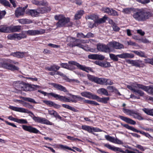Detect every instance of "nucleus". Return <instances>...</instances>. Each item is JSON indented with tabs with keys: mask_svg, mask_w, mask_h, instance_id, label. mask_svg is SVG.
<instances>
[{
	"mask_svg": "<svg viewBox=\"0 0 153 153\" xmlns=\"http://www.w3.org/2000/svg\"><path fill=\"white\" fill-rule=\"evenodd\" d=\"M45 32V30L44 29H41L39 30H28L26 31V33L29 35H35L38 34H42Z\"/></svg>",
	"mask_w": 153,
	"mask_h": 153,
	"instance_id": "obj_16",
	"label": "nucleus"
},
{
	"mask_svg": "<svg viewBox=\"0 0 153 153\" xmlns=\"http://www.w3.org/2000/svg\"><path fill=\"white\" fill-rule=\"evenodd\" d=\"M18 20L20 23L22 24H29L33 22L32 20L27 19H19Z\"/></svg>",
	"mask_w": 153,
	"mask_h": 153,
	"instance_id": "obj_30",
	"label": "nucleus"
},
{
	"mask_svg": "<svg viewBox=\"0 0 153 153\" xmlns=\"http://www.w3.org/2000/svg\"><path fill=\"white\" fill-rule=\"evenodd\" d=\"M82 128L83 129L87 131L89 133H92V127L91 126L86 125H83L82 126Z\"/></svg>",
	"mask_w": 153,
	"mask_h": 153,
	"instance_id": "obj_39",
	"label": "nucleus"
},
{
	"mask_svg": "<svg viewBox=\"0 0 153 153\" xmlns=\"http://www.w3.org/2000/svg\"><path fill=\"white\" fill-rule=\"evenodd\" d=\"M60 68V67L56 65H53L50 67H48L46 69L49 71H53L56 72L57 70H58Z\"/></svg>",
	"mask_w": 153,
	"mask_h": 153,
	"instance_id": "obj_36",
	"label": "nucleus"
},
{
	"mask_svg": "<svg viewBox=\"0 0 153 153\" xmlns=\"http://www.w3.org/2000/svg\"><path fill=\"white\" fill-rule=\"evenodd\" d=\"M13 64H18L19 63L10 59H2L0 62V67L13 71L18 70L19 68L14 65Z\"/></svg>",
	"mask_w": 153,
	"mask_h": 153,
	"instance_id": "obj_5",
	"label": "nucleus"
},
{
	"mask_svg": "<svg viewBox=\"0 0 153 153\" xmlns=\"http://www.w3.org/2000/svg\"><path fill=\"white\" fill-rule=\"evenodd\" d=\"M43 101L44 103L50 107L52 106L53 104V102L50 101L44 100Z\"/></svg>",
	"mask_w": 153,
	"mask_h": 153,
	"instance_id": "obj_51",
	"label": "nucleus"
},
{
	"mask_svg": "<svg viewBox=\"0 0 153 153\" xmlns=\"http://www.w3.org/2000/svg\"><path fill=\"white\" fill-rule=\"evenodd\" d=\"M126 62L128 64H131L133 66L139 68H143L145 66L142 61L139 60H133L127 59L126 60Z\"/></svg>",
	"mask_w": 153,
	"mask_h": 153,
	"instance_id": "obj_11",
	"label": "nucleus"
},
{
	"mask_svg": "<svg viewBox=\"0 0 153 153\" xmlns=\"http://www.w3.org/2000/svg\"><path fill=\"white\" fill-rule=\"evenodd\" d=\"M107 89L111 92L118 91L117 89L113 86H108L107 87Z\"/></svg>",
	"mask_w": 153,
	"mask_h": 153,
	"instance_id": "obj_52",
	"label": "nucleus"
},
{
	"mask_svg": "<svg viewBox=\"0 0 153 153\" xmlns=\"http://www.w3.org/2000/svg\"><path fill=\"white\" fill-rule=\"evenodd\" d=\"M38 92L41 93L45 96L46 95H51L55 98L56 100L59 99L60 101L64 102H73L76 103L77 102V100H75V99L76 98L78 99V100L80 101H82L85 99L84 98L80 96L72 95L71 94L69 95L71 96L72 98L73 99H70L69 98L66 97L65 96H61L53 92L48 93L40 90H38Z\"/></svg>",
	"mask_w": 153,
	"mask_h": 153,
	"instance_id": "obj_1",
	"label": "nucleus"
},
{
	"mask_svg": "<svg viewBox=\"0 0 153 153\" xmlns=\"http://www.w3.org/2000/svg\"><path fill=\"white\" fill-rule=\"evenodd\" d=\"M133 114H131V116H133L134 118L137 119L139 120H143L144 118L141 117L140 114L138 112H136L135 111H133Z\"/></svg>",
	"mask_w": 153,
	"mask_h": 153,
	"instance_id": "obj_29",
	"label": "nucleus"
},
{
	"mask_svg": "<svg viewBox=\"0 0 153 153\" xmlns=\"http://www.w3.org/2000/svg\"><path fill=\"white\" fill-rule=\"evenodd\" d=\"M132 16L136 21L141 22L146 21L151 17L152 15L149 11L143 10L134 12L132 15Z\"/></svg>",
	"mask_w": 153,
	"mask_h": 153,
	"instance_id": "obj_4",
	"label": "nucleus"
},
{
	"mask_svg": "<svg viewBox=\"0 0 153 153\" xmlns=\"http://www.w3.org/2000/svg\"><path fill=\"white\" fill-rule=\"evenodd\" d=\"M95 63L96 64L103 67L107 68L110 66V63L107 62H102L99 61H96Z\"/></svg>",
	"mask_w": 153,
	"mask_h": 153,
	"instance_id": "obj_28",
	"label": "nucleus"
},
{
	"mask_svg": "<svg viewBox=\"0 0 153 153\" xmlns=\"http://www.w3.org/2000/svg\"><path fill=\"white\" fill-rule=\"evenodd\" d=\"M76 39H76L75 40V41L73 43L71 44V46L72 47L77 46L79 48L85 50V46H84L83 45H81L79 42H77L76 41Z\"/></svg>",
	"mask_w": 153,
	"mask_h": 153,
	"instance_id": "obj_32",
	"label": "nucleus"
},
{
	"mask_svg": "<svg viewBox=\"0 0 153 153\" xmlns=\"http://www.w3.org/2000/svg\"><path fill=\"white\" fill-rule=\"evenodd\" d=\"M58 148L64 150H65L66 149H68L74 152H76L75 150L73 149H72L71 148L67 146H64L62 144H59L58 145Z\"/></svg>",
	"mask_w": 153,
	"mask_h": 153,
	"instance_id": "obj_33",
	"label": "nucleus"
},
{
	"mask_svg": "<svg viewBox=\"0 0 153 153\" xmlns=\"http://www.w3.org/2000/svg\"><path fill=\"white\" fill-rule=\"evenodd\" d=\"M26 37L27 36L23 33H14L9 34L7 38L10 40H19L22 38H26Z\"/></svg>",
	"mask_w": 153,
	"mask_h": 153,
	"instance_id": "obj_10",
	"label": "nucleus"
},
{
	"mask_svg": "<svg viewBox=\"0 0 153 153\" xmlns=\"http://www.w3.org/2000/svg\"><path fill=\"white\" fill-rule=\"evenodd\" d=\"M104 146L109 149L116 152V153H119V152L122 153H136L134 152L127 149L124 151L120 148L115 147L114 146H112L111 145L108 144H106Z\"/></svg>",
	"mask_w": 153,
	"mask_h": 153,
	"instance_id": "obj_8",
	"label": "nucleus"
},
{
	"mask_svg": "<svg viewBox=\"0 0 153 153\" xmlns=\"http://www.w3.org/2000/svg\"><path fill=\"white\" fill-rule=\"evenodd\" d=\"M127 88L132 91L136 95H139L141 96H143L144 94V92L142 91L137 89V88H141L149 93L153 94V86H146L142 84H137L132 85H128Z\"/></svg>",
	"mask_w": 153,
	"mask_h": 153,
	"instance_id": "obj_2",
	"label": "nucleus"
},
{
	"mask_svg": "<svg viewBox=\"0 0 153 153\" xmlns=\"http://www.w3.org/2000/svg\"><path fill=\"white\" fill-rule=\"evenodd\" d=\"M142 110L148 115L152 116V109H149L145 108H143Z\"/></svg>",
	"mask_w": 153,
	"mask_h": 153,
	"instance_id": "obj_44",
	"label": "nucleus"
},
{
	"mask_svg": "<svg viewBox=\"0 0 153 153\" xmlns=\"http://www.w3.org/2000/svg\"><path fill=\"white\" fill-rule=\"evenodd\" d=\"M102 102L104 103H107L108 101L109 100V97H105L102 98Z\"/></svg>",
	"mask_w": 153,
	"mask_h": 153,
	"instance_id": "obj_62",
	"label": "nucleus"
},
{
	"mask_svg": "<svg viewBox=\"0 0 153 153\" xmlns=\"http://www.w3.org/2000/svg\"><path fill=\"white\" fill-rule=\"evenodd\" d=\"M38 14H43L45 13V9L44 7L40 8L37 9Z\"/></svg>",
	"mask_w": 153,
	"mask_h": 153,
	"instance_id": "obj_50",
	"label": "nucleus"
},
{
	"mask_svg": "<svg viewBox=\"0 0 153 153\" xmlns=\"http://www.w3.org/2000/svg\"><path fill=\"white\" fill-rule=\"evenodd\" d=\"M103 10L105 13L114 16H118L119 14L117 11L108 7L103 8Z\"/></svg>",
	"mask_w": 153,
	"mask_h": 153,
	"instance_id": "obj_18",
	"label": "nucleus"
},
{
	"mask_svg": "<svg viewBox=\"0 0 153 153\" xmlns=\"http://www.w3.org/2000/svg\"><path fill=\"white\" fill-rule=\"evenodd\" d=\"M22 99L23 100L25 101H27L30 102L34 103H36V102L35 101V100L33 99L30 98L22 97Z\"/></svg>",
	"mask_w": 153,
	"mask_h": 153,
	"instance_id": "obj_45",
	"label": "nucleus"
},
{
	"mask_svg": "<svg viewBox=\"0 0 153 153\" xmlns=\"http://www.w3.org/2000/svg\"><path fill=\"white\" fill-rule=\"evenodd\" d=\"M67 138L69 140H71L73 141H81V140L78 138H75L74 137H71L69 136H67Z\"/></svg>",
	"mask_w": 153,
	"mask_h": 153,
	"instance_id": "obj_54",
	"label": "nucleus"
},
{
	"mask_svg": "<svg viewBox=\"0 0 153 153\" xmlns=\"http://www.w3.org/2000/svg\"><path fill=\"white\" fill-rule=\"evenodd\" d=\"M33 119L36 122L51 125V123L44 118H41L34 116Z\"/></svg>",
	"mask_w": 153,
	"mask_h": 153,
	"instance_id": "obj_14",
	"label": "nucleus"
},
{
	"mask_svg": "<svg viewBox=\"0 0 153 153\" xmlns=\"http://www.w3.org/2000/svg\"><path fill=\"white\" fill-rule=\"evenodd\" d=\"M97 49L99 51L105 53H110L112 51L111 49L110 42L107 45L102 44H99L97 45Z\"/></svg>",
	"mask_w": 153,
	"mask_h": 153,
	"instance_id": "obj_9",
	"label": "nucleus"
},
{
	"mask_svg": "<svg viewBox=\"0 0 153 153\" xmlns=\"http://www.w3.org/2000/svg\"><path fill=\"white\" fill-rule=\"evenodd\" d=\"M110 42L111 48L112 50L113 48L116 49H121L124 48V45L118 42L113 41Z\"/></svg>",
	"mask_w": 153,
	"mask_h": 153,
	"instance_id": "obj_15",
	"label": "nucleus"
},
{
	"mask_svg": "<svg viewBox=\"0 0 153 153\" xmlns=\"http://www.w3.org/2000/svg\"><path fill=\"white\" fill-rule=\"evenodd\" d=\"M21 26H9V33H13L18 31L21 29Z\"/></svg>",
	"mask_w": 153,
	"mask_h": 153,
	"instance_id": "obj_23",
	"label": "nucleus"
},
{
	"mask_svg": "<svg viewBox=\"0 0 153 153\" xmlns=\"http://www.w3.org/2000/svg\"><path fill=\"white\" fill-rule=\"evenodd\" d=\"M97 92L99 94H102L107 96L109 95V94L107 90L104 88L99 89Z\"/></svg>",
	"mask_w": 153,
	"mask_h": 153,
	"instance_id": "obj_38",
	"label": "nucleus"
},
{
	"mask_svg": "<svg viewBox=\"0 0 153 153\" xmlns=\"http://www.w3.org/2000/svg\"><path fill=\"white\" fill-rule=\"evenodd\" d=\"M14 56L18 58H22L24 57V53L23 52H18L14 53Z\"/></svg>",
	"mask_w": 153,
	"mask_h": 153,
	"instance_id": "obj_47",
	"label": "nucleus"
},
{
	"mask_svg": "<svg viewBox=\"0 0 153 153\" xmlns=\"http://www.w3.org/2000/svg\"><path fill=\"white\" fill-rule=\"evenodd\" d=\"M32 2L33 4L37 5L45 6L47 5V2L44 0H34Z\"/></svg>",
	"mask_w": 153,
	"mask_h": 153,
	"instance_id": "obj_24",
	"label": "nucleus"
},
{
	"mask_svg": "<svg viewBox=\"0 0 153 153\" xmlns=\"http://www.w3.org/2000/svg\"><path fill=\"white\" fill-rule=\"evenodd\" d=\"M86 18L94 20V22L96 21H100L101 23L104 22L107 17L105 16L102 18L98 19V16H97L95 14H92L87 16L86 17Z\"/></svg>",
	"mask_w": 153,
	"mask_h": 153,
	"instance_id": "obj_12",
	"label": "nucleus"
},
{
	"mask_svg": "<svg viewBox=\"0 0 153 153\" xmlns=\"http://www.w3.org/2000/svg\"><path fill=\"white\" fill-rule=\"evenodd\" d=\"M0 3L5 7H10V5L9 2L6 0H0Z\"/></svg>",
	"mask_w": 153,
	"mask_h": 153,
	"instance_id": "obj_43",
	"label": "nucleus"
},
{
	"mask_svg": "<svg viewBox=\"0 0 153 153\" xmlns=\"http://www.w3.org/2000/svg\"><path fill=\"white\" fill-rule=\"evenodd\" d=\"M136 1L139 3H141L143 4H146L149 3L150 2L149 0H143L142 1L141 0H136Z\"/></svg>",
	"mask_w": 153,
	"mask_h": 153,
	"instance_id": "obj_56",
	"label": "nucleus"
},
{
	"mask_svg": "<svg viewBox=\"0 0 153 153\" xmlns=\"http://www.w3.org/2000/svg\"><path fill=\"white\" fill-rule=\"evenodd\" d=\"M105 137L107 140L113 143L118 144H123V143L122 141L118 139L116 137L115 138L109 135H106L105 136Z\"/></svg>",
	"mask_w": 153,
	"mask_h": 153,
	"instance_id": "obj_13",
	"label": "nucleus"
},
{
	"mask_svg": "<svg viewBox=\"0 0 153 153\" xmlns=\"http://www.w3.org/2000/svg\"><path fill=\"white\" fill-rule=\"evenodd\" d=\"M118 57L120 58L125 59L126 58H133L134 56L132 54L124 53L120 54L117 55Z\"/></svg>",
	"mask_w": 153,
	"mask_h": 153,
	"instance_id": "obj_26",
	"label": "nucleus"
},
{
	"mask_svg": "<svg viewBox=\"0 0 153 153\" xmlns=\"http://www.w3.org/2000/svg\"><path fill=\"white\" fill-rule=\"evenodd\" d=\"M94 36V34L91 33L89 32L87 33L86 35L83 36L84 38H89L93 37Z\"/></svg>",
	"mask_w": 153,
	"mask_h": 153,
	"instance_id": "obj_60",
	"label": "nucleus"
},
{
	"mask_svg": "<svg viewBox=\"0 0 153 153\" xmlns=\"http://www.w3.org/2000/svg\"><path fill=\"white\" fill-rule=\"evenodd\" d=\"M16 122L21 124H27V123L26 120L23 119H17Z\"/></svg>",
	"mask_w": 153,
	"mask_h": 153,
	"instance_id": "obj_53",
	"label": "nucleus"
},
{
	"mask_svg": "<svg viewBox=\"0 0 153 153\" xmlns=\"http://www.w3.org/2000/svg\"><path fill=\"white\" fill-rule=\"evenodd\" d=\"M27 6V5L23 8L19 7L17 8L15 11V13L16 16V17H18L20 16H22L24 15V14L25 10Z\"/></svg>",
	"mask_w": 153,
	"mask_h": 153,
	"instance_id": "obj_21",
	"label": "nucleus"
},
{
	"mask_svg": "<svg viewBox=\"0 0 153 153\" xmlns=\"http://www.w3.org/2000/svg\"><path fill=\"white\" fill-rule=\"evenodd\" d=\"M123 126L126 128L129 129L131 130H132L134 132L137 133H139L141 134H146L145 133H144L143 131H139L137 129H136L134 128V127L129 126L128 124H124L123 125Z\"/></svg>",
	"mask_w": 153,
	"mask_h": 153,
	"instance_id": "obj_27",
	"label": "nucleus"
},
{
	"mask_svg": "<svg viewBox=\"0 0 153 153\" xmlns=\"http://www.w3.org/2000/svg\"><path fill=\"white\" fill-rule=\"evenodd\" d=\"M88 79L92 82L100 84H105L106 85H111L113 82L110 79H106L103 78H99L90 74L87 75Z\"/></svg>",
	"mask_w": 153,
	"mask_h": 153,
	"instance_id": "obj_6",
	"label": "nucleus"
},
{
	"mask_svg": "<svg viewBox=\"0 0 153 153\" xmlns=\"http://www.w3.org/2000/svg\"><path fill=\"white\" fill-rule=\"evenodd\" d=\"M102 130L100 129L97 128L92 127V133L93 131L95 132H99L102 131Z\"/></svg>",
	"mask_w": 153,
	"mask_h": 153,
	"instance_id": "obj_59",
	"label": "nucleus"
},
{
	"mask_svg": "<svg viewBox=\"0 0 153 153\" xmlns=\"http://www.w3.org/2000/svg\"><path fill=\"white\" fill-rule=\"evenodd\" d=\"M89 59H96V54H91L88 56Z\"/></svg>",
	"mask_w": 153,
	"mask_h": 153,
	"instance_id": "obj_61",
	"label": "nucleus"
},
{
	"mask_svg": "<svg viewBox=\"0 0 153 153\" xmlns=\"http://www.w3.org/2000/svg\"><path fill=\"white\" fill-rule=\"evenodd\" d=\"M54 18L56 20H59L56 24L57 27L70 26L68 24L70 22L69 18H66L62 15H56L55 16Z\"/></svg>",
	"mask_w": 153,
	"mask_h": 153,
	"instance_id": "obj_7",
	"label": "nucleus"
},
{
	"mask_svg": "<svg viewBox=\"0 0 153 153\" xmlns=\"http://www.w3.org/2000/svg\"><path fill=\"white\" fill-rule=\"evenodd\" d=\"M109 56L110 58L114 61H117L118 60V56L117 55H115L114 54L112 53H110Z\"/></svg>",
	"mask_w": 153,
	"mask_h": 153,
	"instance_id": "obj_46",
	"label": "nucleus"
},
{
	"mask_svg": "<svg viewBox=\"0 0 153 153\" xmlns=\"http://www.w3.org/2000/svg\"><path fill=\"white\" fill-rule=\"evenodd\" d=\"M23 86V91H31L33 90L32 88V85H29L24 83Z\"/></svg>",
	"mask_w": 153,
	"mask_h": 153,
	"instance_id": "obj_37",
	"label": "nucleus"
},
{
	"mask_svg": "<svg viewBox=\"0 0 153 153\" xmlns=\"http://www.w3.org/2000/svg\"><path fill=\"white\" fill-rule=\"evenodd\" d=\"M80 94L83 97L90 99V96L91 95V93L90 92L84 91L81 93Z\"/></svg>",
	"mask_w": 153,
	"mask_h": 153,
	"instance_id": "obj_42",
	"label": "nucleus"
},
{
	"mask_svg": "<svg viewBox=\"0 0 153 153\" xmlns=\"http://www.w3.org/2000/svg\"><path fill=\"white\" fill-rule=\"evenodd\" d=\"M62 68L68 69L73 70L75 69L73 65H75L79 68L82 71H85L88 73V71H92V69L90 67H86L85 66L80 65L76 62L74 61H69L68 62V64L67 63H62L60 64Z\"/></svg>",
	"mask_w": 153,
	"mask_h": 153,
	"instance_id": "obj_3",
	"label": "nucleus"
},
{
	"mask_svg": "<svg viewBox=\"0 0 153 153\" xmlns=\"http://www.w3.org/2000/svg\"><path fill=\"white\" fill-rule=\"evenodd\" d=\"M122 12L126 14H129L131 12V9L130 8H126L123 9Z\"/></svg>",
	"mask_w": 153,
	"mask_h": 153,
	"instance_id": "obj_58",
	"label": "nucleus"
},
{
	"mask_svg": "<svg viewBox=\"0 0 153 153\" xmlns=\"http://www.w3.org/2000/svg\"><path fill=\"white\" fill-rule=\"evenodd\" d=\"M27 13V14L31 15L32 16H36L39 15L37 10H29Z\"/></svg>",
	"mask_w": 153,
	"mask_h": 153,
	"instance_id": "obj_34",
	"label": "nucleus"
},
{
	"mask_svg": "<svg viewBox=\"0 0 153 153\" xmlns=\"http://www.w3.org/2000/svg\"><path fill=\"white\" fill-rule=\"evenodd\" d=\"M49 46H51L53 48H59L60 47V45L53 44L51 43H49L48 45Z\"/></svg>",
	"mask_w": 153,
	"mask_h": 153,
	"instance_id": "obj_63",
	"label": "nucleus"
},
{
	"mask_svg": "<svg viewBox=\"0 0 153 153\" xmlns=\"http://www.w3.org/2000/svg\"><path fill=\"white\" fill-rule=\"evenodd\" d=\"M24 83H20L19 82H14L13 83V85L15 89L19 91H22L24 89Z\"/></svg>",
	"mask_w": 153,
	"mask_h": 153,
	"instance_id": "obj_22",
	"label": "nucleus"
},
{
	"mask_svg": "<svg viewBox=\"0 0 153 153\" xmlns=\"http://www.w3.org/2000/svg\"><path fill=\"white\" fill-rule=\"evenodd\" d=\"M134 53L140 57H146V56L145 53L141 51H132Z\"/></svg>",
	"mask_w": 153,
	"mask_h": 153,
	"instance_id": "obj_40",
	"label": "nucleus"
},
{
	"mask_svg": "<svg viewBox=\"0 0 153 153\" xmlns=\"http://www.w3.org/2000/svg\"><path fill=\"white\" fill-rule=\"evenodd\" d=\"M50 84L58 90L63 91L64 92H68V91L66 88L61 85L55 83H51Z\"/></svg>",
	"mask_w": 153,
	"mask_h": 153,
	"instance_id": "obj_20",
	"label": "nucleus"
},
{
	"mask_svg": "<svg viewBox=\"0 0 153 153\" xmlns=\"http://www.w3.org/2000/svg\"><path fill=\"white\" fill-rule=\"evenodd\" d=\"M101 24V22H100V21H96V22H95L94 23H90L89 26V27L91 28H92L94 27H97L99 24Z\"/></svg>",
	"mask_w": 153,
	"mask_h": 153,
	"instance_id": "obj_48",
	"label": "nucleus"
},
{
	"mask_svg": "<svg viewBox=\"0 0 153 153\" xmlns=\"http://www.w3.org/2000/svg\"><path fill=\"white\" fill-rule=\"evenodd\" d=\"M9 108H10V109H11L13 110V111H19V112H25V113L27 112L28 113H30L31 114L34 115V114L32 112H31L30 111H28V112H27V111H28L24 108L16 107H14V106H10L9 107Z\"/></svg>",
	"mask_w": 153,
	"mask_h": 153,
	"instance_id": "obj_19",
	"label": "nucleus"
},
{
	"mask_svg": "<svg viewBox=\"0 0 153 153\" xmlns=\"http://www.w3.org/2000/svg\"><path fill=\"white\" fill-rule=\"evenodd\" d=\"M84 101L86 103L92 105H99V104L98 103L94 101L85 100H84Z\"/></svg>",
	"mask_w": 153,
	"mask_h": 153,
	"instance_id": "obj_49",
	"label": "nucleus"
},
{
	"mask_svg": "<svg viewBox=\"0 0 153 153\" xmlns=\"http://www.w3.org/2000/svg\"><path fill=\"white\" fill-rule=\"evenodd\" d=\"M9 26L6 25L0 26V32L2 33H9Z\"/></svg>",
	"mask_w": 153,
	"mask_h": 153,
	"instance_id": "obj_31",
	"label": "nucleus"
},
{
	"mask_svg": "<svg viewBox=\"0 0 153 153\" xmlns=\"http://www.w3.org/2000/svg\"><path fill=\"white\" fill-rule=\"evenodd\" d=\"M22 128L25 130L31 133H39V131L38 130L30 126L23 125L22 126Z\"/></svg>",
	"mask_w": 153,
	"mask_h": 153,
	"instance_id": "obj_17",
	"label": "nucleus"
},
{
	"mask_svg": "<svg viewBox=\"0 0 153 153\" xmlns=\"http://www.w3.org/2000/svg\"><path fill=\"white\" fill-rule=\"evenodd\" d=\"M105 58L104 56L102 55L96 54V59H97L100 60H103Z\"/></svg>",
	"mask_w": 153,
	"mask_h": 153,
	"instance_id": "obj_57",
	"label": "nucleus"
},
{
	"mask_svg": "<svg viewBox=\"0 0 153 153\" xmlns=\"http://www.w3.org/2000/svg\"><path fill=\"white\" fill-rule=\"evenodd\" d=\"M113 30L115 31H118L120 30V28L118 27L116 25L114 24L113 25Z\"/></svg>",
	"mask_w": 153,
	"mask_h": 153,
	"instance_id": "obj_64",
	"label": "nucleus"
},
{
	"mask_svg": "<svg viewBox=\"0 0 153 153\" xmlns=\"http://www.w3.org/2000/svg\"><path fill=\"white\" fill-rule=\"evenodd\" d=\"M123 111L124 113H127L128 114L131 115V114H133V111L129 110L127 109L123 108Z\"/></svg>",
	"mask_w": 153,
	"mask_h": 153,
	"instance_id": "obj_55",
	"label": "nucleus"
},
{
	"mask_svg": "<svg viewBox=\"0 0 153 153\" xmlns=\"http://www.w3.org/2000/svg\"><path fill=\"white\" fill-rule=\"evenodd\" d=\"M62 106L66 108H67L68 109H69L70 110H71L72 111H73L74 112H76L78 111V110L75 108L73 107H71L70 106H69L68 105L65 104H63L62 105Z\"/></svg>",
	"mask_w": 153,
	"mask_h": 153,
	"instance_id": "obj_41",
	"label": "nucleus"
},
{
	"mask_svg": "<svg viewBox=\"0 0 153 153\" xmlns=\"http://www.w3.org/2000/svg\"><path fill=\"white\" fill-rule=\"evenodd\" d=\"M119 117L121 120L126 122L127 123L133 125H135L136 124L135 121L129 118L121 116H119Z\"/></svg>",
	"mask_w": 153,
	"mask_h": 153,
	"instance_id": "obj_25",
	"label": "nucleus"
},
{
	"mask_svg": "<svg viewBox=\"0 0 153 153\" xmlns=\"http://www.w3.org/2000/svg\"><path fill=\"white\" fill-rule=\"evenodd\" d=\"M84 13V12L82 10H80L77 11L75 15L74 19L76 20H77L80 19Z\"/></svg>",
	"mask_w": 153,
	"mask_h": 153,
	"instance_id": "obj_35",
	"label": "nucleus"
}]
</instances>
